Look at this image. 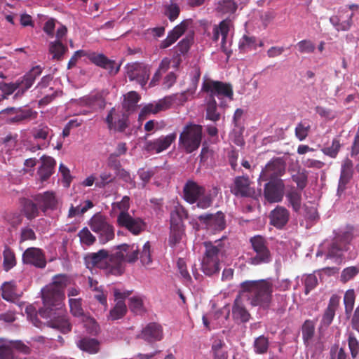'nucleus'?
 <instances>
[{
    "instance_id": "aec40b11",
    "label": "nucleus",
    "mask_w": 359,
    "mask_h": 359,
    "mask_svg": "<svg viewBox=\"0 0 359 359\" xmlns=\"http://www.w3.org/2000/svg\"><path fill=\"white\" fill-rule=\"evenodd\" d=\"M176 137V133H172L166 136H161L157 139L146 141L144 149L148 152L159 154L166 150L175 142Z\"/></svg>"
},
{
    "instance_id": "c9c22d12",
    "label": "nucleus",
    "mask_w": 359,
    "mask_h": 359,
    "mask_svg": "<svg viewBox=\"0 0 359 359\" xmlns=\"http://www.w3.org/2000/svg\"><path fill=\"white\" fill-rule=\"evenodd\" d=\"M187 218V210L181 205L175 206L170 212V226H184L183 219Z\"/></svg>"
},
{
    "instance_id": "4468645a",
    "label": "nucleus",
    "mask_w": 359,
    "mask_h": 359,
    "mask_svg": "<svg viewBox=\"0 0 359 359\" xmlns=\"http://www.w3.org/2000/svg\"><path fill=\"white\" fill-rule=\"evenodd\" d=\"M252 182L248 176H237L230 186L231 192L236 197L255 198L256 191L251 187Z\"/></svg>"
},
{
    "instance_id": "4be33fe9",
    "label": "nucleus",
    "mask_w": 359,
    "mask_h": 359,
    "mask_svg": "<svg viewBox=\"0 0 359 359\" xmlns=\"http://www.w3.org/2000/svg\"><path fill=\"white\" fill-rule=\"evenodd\" d=\"M105 122L109 130L122 133L128 127V114L123 113L121 117H119L115 107H112L105 118Z\"/></svg>"
},
{
    "instance_id": "c756f323",
    "label": "nucleus",
    "mask_w": 359,
    "mask_h": 359,
    "mask_svg": "<svg viewBox=\"0 0 359 359\" xmlns=\"http://www.w3.org/2000/svg\"><path fill=\"white\" fill-rule=\"evenodd\" d=\"M140 337L148 342L160 341L163 338L162 327L156 323H149L142 330Z\"/></svg>"
},
{
    "instance_id": "5fc2aeb1",
    "label": "nucleus",
    "mask_w": 359,
    "mask_h": 359,
    "mask_svg": "<svg viewBox=\"0 0 359 359\" xmlns=\"http://www.w3.org/2000/svg\"><path fill=\"white\" fill-rule=\"evenodd\" d=\"M311 126L307 121L299 122L295 128V136L299 141L304 140L310 131Z\"/></svg>"
},
{
    "instance_id": "423d86ee",
    "label": "nucleus",
    "mask_w": 359,
    "mask_h": 359,
    "mask_svg": "<svg viewBox=\"0 0 359 359\" xmlns=\"http://www.w3.org/2000/svg\"><path fill=\"white\" fill-rule=\"evenodd\" d=\"M183 198L189 204L196 203L201 209H207L212 204V198L210 194H206L205 188L191 180L184 185Z\"/></svg>"
},
{
    "instance_id": "b1692460",
    "label": "nucleus",
    "mask_w": 359,
    "mask_h": 359,
    "mask_svg": "<svg viewBox=\"0 0 359 359\" xmlns=\"http://www.w3.org/2000/svg\"><path fill=\"white\" fill-rule=\"evenodd\" d=\"M172 103L171 97H165L163 99L149 103L143 107L140 113V118H145L149 114H156L161 111L168 109Z\"/></svg>"
},
{
    "instance_id": "ddd939ff",
    "label": "nucleus",
    "mask_w": 359,
    "mask_h": 359,
    "mask_svg": "<svg viewBox=\"0 0 359 359\" xmlns=\"http://www.w3.org/2000/svg\"><path fill=\"white\" fill-rule=\"evenodd\" d=\"M116 224L135 236L140 235L147 228V224L142 218L133 217L129 213H119L117 215Z\"/></svg>"
},
{
    "instance_id": "a18cd8bd",
    "label": "nucleus",
    "mask_w": 359,
    "mask_h": 359,
    "mask_svg": "<svg viewBox=\"0 0 359 359\" xmlns=\"http://www.w3.org/2000/svg\"><path fill=\"white\" fill-rule=\"evenodd\" d=\"M184 236V226H170L168 244L173 248L179 244Z\"/></svg>"
},
{
    "instance_id": "dca6fc26",
    "label": "nucleus",
    "mask_w": 359,
    "mask_h": 359,
    "mask_svg": "<svg viewBox=\"0 0 359 359\" xmlns=\"http://www.w3.org/2000/svg\"><path fill=\"white\" fill-rule=\"evenodd\" d=\"M198 219L207 229L212 231H222L226 228L225 215L222 211L215 214L204 213L199 215Z\"/></svg>"
},
{
    "instance_id": "f704fd0d",
    "label": "nucleus",
    "mask_w": 359,
    "mask_h": 359,
    "mask_svg": "<svg viewBox=\"0 0 359 359\" xmlns=\"http://www.w3.org/2000/svg\"><path fill=\"white\" fill-rule=\"evenodd\" d=\"M81 102L83 105L93 110L103 109L106 106L105 99L100 93L84 97Z\"/></svg>"
},
{
    "instance_id": "4c0bfd02",
    "label": "nucleus",
    "mask_w": 359,
    "mask_h": 359,
    "mask_svg": "<svg viewBox=\"0 0 359 359\" xmlns=\"http://www.w3.org/2000/svg\"><path fill=\"white\" fill-rule=\"evenodd\" d=\"M127 311L128 309L125 302L122 300L117 302L109 311L107 319L111 321L121 319L126 316Z\"/></svg>"
},
{
    "instance_id": "f03ea898",
    "label": "nucleus",
    "mask_w": 359,
    "mask_h": 359,
    "mask_svg": "<svg viewBox=\"0 0 359 359\" xmlns=\"http://www.w3.org/2000/svg\"><path fill=\"white\" fill-rule=\"evenodd\" d=\"M273 283L269 280H245L240 283L238 292L252 306L268 309L272 301Z\"/></svg>"
},
{
    "instance_id": "7ed1b4c3",
    "label": "nucleus",
    "mask_w": 359,
    "mask_h": 359,
    "mask_svg": "<svg viewBox=\"0 0 359 359\" xmlns=\"http://www.w3.org/2000/svg\"><path fill=\"white\" fill-rule=\"evenodd\" d=\"M223 238L214 242L205 241L203 245L205 248L201 261V270L206 276H213L219 273L220 263L225 254V248Z\"/></svg>"
},
{
    "instance_id": "774afa93",
    "label": "nucleus",
    "mask_w": 359,
    "mask_h": 359,
    "mask_svg": "<svg viewBox=\"0 0 359 359\" xmlns=\"http://www.w3.org/2000/svg\"><path fill=\"white\" fill-rule=\"evenodd\" d=\"M18 83H20V89L15 95V97L22 95L26 90L32 86L34 81H32L29 76H27V74H25L22 78L21 81Z\"/></svg>"
},
{
    "instance_id": "a878e982",
    "label": "nucleus",
    "mask_w": 359,
    "mask_h": 359,
    "mask_svg": "<svg viewBox=\"0 0 359 359\" xmlns=\"http://www.w3.org/2000/svg\"><path fill=\"white\" fill-rule=\"evenodd\" d=\"M33 200L37 203L40 210L45 213L48 210H55L57 205V200L55 193L47 191L33 196Z\"/></svg>"
},
{
    "instance_id": "1a4fd4ad",
    "label": "nucleus",
    "mask_w": 359,
    "mask_h": 359,
    "mask_svg": "<svg viewBox=\"0 0 359 359\" xmlns=\"http://www.w3.org/2000/svg\"><path fill=\"white\" fill-rule=\"evenodd\" d=\"M91 230L97 234L100 244H106L115 237V229L107 218L97 213L94 215L88 223Z\"/></svg>"
},
{
    "instance_id": "8fccbe9b",
    "label": "nucleus",
    "mask_w": 359,
    "mask_h": 359,
    "mask_svg": "<svg viewBox=\"0 0 359 359\" xmlns=\"http://www.w3.org/2000/svg\"><path fill=\"white\" fill-rule=\"evenodd\" d=\"M52 133V130L46 125L41 124L32 129L31 133L34 139L46 140Z\"/></svg>"
},
{
    "instance_id": "c03bdc74",
    "label": "nucleus",
    "mask_w": 359,
    "mask_h": 359,
    "mask_svg": "<svg viewBox=\"0 0 359 359\" xmlns=\"http://www.w3.org/2000/svg\"><path fill=\"white\" fill-rule=\"evenodd\" d=\"M67 50V47L61 41L55 40L50 43L49 52L53 55V60H61Z\"/></svg>"
},
{
    "instance_id": "de8ad7c7",
    "label": "nucleus",
    "mask_w": 359,
    "mask_h": 359,
    "mask_svg": "<svg viewBox=\"0 0 359 359\" xmlns=\"http://www.w3.org/2000/svg\"><path fill=\"white\" fill-rule=\"evenodd\" d=\"M2 298L7 302H15L19 297L15 292V286L10 283H5L2 287Z\"/></svg>"
},
{
    "instance_id": "338daca9",
    "label": "nucleus",
    "mask_w": 359,
    "mask_h": 359,
    "mask_svg": "<svg viewBox=\"0 0 359 359\" xmlns=\"http://www.w3.org/2000/svg\"><path fill=\"white\" fill-rule=\"evenodd\" d=\"M140 259L144 265H147L151 262V245L149 241L144 243L142 250L140 253Z\"/></svg>"
},
{
    "instance_id": "e433bc0d",
    "label": "nucleus",
    "mask_w": 359,
    "mask_h": 359,
    "mask_svg": "<svg viewBox=\"0 0 359 359\" xmlns=\"http://www.w3.org/2000/svg\"><path fill=\"white\" fill-rule=\"evenodd\" d=\"M353 165L352 161L348 158L343 162L339 182V187H344L352 178L353 172Z\"/></svg>"
},
{
    "instance_id": "7c9ffc66",
    "label": "nucleus",
    "mask_w": 359,
    "mask_h": 359,
    "mask_svg": "<svg viewBox=\"0 0 359 359\" xmlns=\"http://www.w3.org/2000/svg\"><path fill=\"white\" fill-rule=\"evenodd\" d=\"M21 213L29 221L39 216V207L34 200L22 198L20 200Z\"/></svg>"
},
{
    "instance_id": "bb28decb",
    "label": "nucleus",
    "mask_w": 359,
    "mask_h": 359,
    "mask_svg": "<svg viewBox=\"0 0 359 359\" xmlns=\"http://www.w3.org/2000/svg\"><path fill=\"white\" fill-rule=\"evenodd\" d=\"M243 296L238 292L232 306V318L236 322L247 323L251 317L243 303Z\"/></svg>"
},
{
    "instance_id": "0eeeda50",
    "label": "nucleus",
    "mask_w": 359,
    "mask_h": 359,
    "mask_svg": "<svg viewBox=\"0 0 359 359\" xmlns=\"http://www.w3.org/2000/svg\"><path fill=\"white\" fill-rule=\"evenodd\" d=\"M118 250L111 254V273L114 275H121L123 273L124 262L134 263L138 259L139 250L135 245L121 244L116 246Z\"/></svg>"
},
{
    "instance_id": "37998d69",
    "label": "nucleus",
    "mask_w": 359,
    "mask_h": 359,
    "mask_svg": "<svg viewBox=\"0 0 359 359\" xmlns=\"http://www.w3.org/2000/svg\"><path fill=\"white\" fill-rule=\"evenodd\" d=\"M302 339L306 346H309L315 334V324L311 320H306L302 327Z\"/></svg>"
},
{
    "instance_id": "3c124183",
    "label": "nucleus",
    "mask_w": 359,
    "mask_h": 359,
    "mask_svg": "<svg viewBox=\"0 0 359 359\" xmlns=\"http://www.w3.org/2000/svg\"><path fill=\"white\" fill-rule=\"evenodd\" d=\"M3 266L6 271H8L16 264V260L14 252L8 247L4 250Z\"/></svg>"
},
{
    "instance_id": "72a5a7b5",
    "label": "nucleus",
    "mask_w": 359,
    "mask_h": 359,
    "mask_svg": "<svg viewBox=\"0 0 359 359\" xmlns=\"http://www.w3.org/2000/svg\"><path fill=\"white\" fill-rule=\"evenodd\" d=\"M192 42L193 37L187 36L182 39L175 47V53L172 59L176 63V67H177L182 61L181 56L189 51Z\"/></svg>"
},
{
    "instance_id": "f3484780",
    "label": "nucleus",
    "mask_w": 359,
    "mask_h": 359,
    "mask_svg": "<svg viewBox=\"0 0 359 359\" xmlns=\"http://www.w3.org/2000/svg\"><path fill=\"white\" fill-rule=\"evenodd\" d=\"M286 164L280 158H273L262 169L259 180L266 181L271 178H280L285 172Z\"/></svg>"
},
{
    "instance_id": "bf43d9fd",
    "label": "nucleus",
    "mask_w": 359,
    "mask_h": 359,
    "mask_svg": "<svg viewBox=\"0 0 359 359\" xmlns=\"http://www.w3.org/2000/svg\"><path fill=\"white\" fill-rule=\"evenodd\" d=\"M292 180L297 184V188L302 191L307 184L308 175L305 170L298 171L296 174L292 175Z\"/></svg>"
},
{
    "instance_id": "2f4dec72",
    "label": "nucleus",
    "mask_w": 359,
    "mask_h": 359,
    "mask_svg": "<svg viewBox=\"0 0 359 359\" xmlns=\"http://www.w3.org/2000/svg\"><path fill=\"white\" fill-rule=\"evenodd\" d=\"M186 29L187 24L184 22H182L180 25L175 26L169 32L166 39L161 42L159 48L165 49L172 46L184 33Z\"/></svg>"
},
{
    "instance_id": "864d4df0",
    "label": "nucleus",
    "mask_w": 359,
    "mask_h": 359,
    "mask_svg": "<svg viewBox=\"0 0 359 359\" xmlns=\"http://www.w3.org/2000/svg\"><path fill=\"white\" fill-rule=\"evenodd\" d=\"M269 340L266 337L261 335L255 339L254 341V350L257 354H264L269 349Z\"/></svg>"
},
{
    "instance_id": "13d9d810",
    "label": "nucleus",
    "mask_w": 359,
    "mask_h": 359,
    "mask_svg": "<svg viewBox=\"0 0 359 359\" xmlns=\"http://www.w3.org/2000/svg\"><path fill=\"white\" fill-rule=\"evenodd\" d=\"M80 241L82 244L87 246L92 245L96 241V238L93 236L87 227L83 228L78 233Z\"/></svg>"
},
{
    "instance_id": "c85d7f7f",
    "label": "nucleus",
    "mask_w": 359,
    "mask_h": 359,
    "mask_svg": "<svg viewBox=\"0 0 359 359\" xmlns=\"http://www.w3.org/2000/svg\"><path fill=\"white\" fill-rule=\"evenodd\" d=\"M339 303L340 297L336 294H332L322 316L320 320L321 327H327L330 325L335 316V312L339 306Z\"/></svg>"
},
{
    "instance_id": "cd10ccee",
    "label": "nucleus",
    "mask_w": 359,
    "mask_h": 359,
    "mask_svg": "<svg viewBox=\"0 0 359 359\" xmlns=\"http://www.w3.org/2000/svg\"><path fill=\"white\" fill-rule=\"evenodd\" d=\"M290 216V212L286 208L278 205L269 214L270 224L281 229L287 224Z\"/></svg>"
},
{
    "instance_id": "09e8293b",
    "label": "nucleus",
    "mask_w": 359,
    "mask_h": 359,
    "mask_svg": "<svg viewBox=\"0 0 359 359\" xmlns=\"http://www.w3.org/2000/svg\"><path fill=\"white\" fill-rule=\"evenodd\" d=\"M347 343L352 359H356L359 354V340L353 332L348 333Z\"/></svg>"
},
{
    "instance_id": "20e7f679",
    "label": "nucleus",
    "mask_w": 359,
    "mask_h": 359,
    "mask_svg": "<svg viewBox=\"0 0 359 359\" xmlns=\"http://www.w3.org/2000/svg\"><path fill=\"white\" fill-rule=\"evenodd\" d=\"M359 236V229L347 226L343 229L334 232V237L327 249L328 257H341L349 250L351 241Z\"/></svg>"
},
{
    "instance_id": "2eb2a0df",
    "label": "nucleus",
    "mask_w": 359,
    "mask_h": 359,
    "mask_svg": "<svg viewBox=\"0 0 359 359\" xmlns=\"http://www.w3.org/2000/svg\"><path fill=\"white\" fill-rule=\"evenodd\" d=\"M0 114L8 116L6 121L9 124H18L31 120L36 116V112L32 109H24L22 107H8L1 110Z\"/></svg>"
},
{
    "instance_id": "f8f14e48",
    "label": "nucleus",
    "mask_w": 359,
    "mask_h": 359,
    "mask_svg": "<svg viewBox=\"0 0 359 359\" xmlns=\"http://www.w3.org/2000/svg\"><path fill=\"white\" fill-rule=\"evenodd\" d=\"M285 185L284 181L278 177L268 180L264 184L263 196L268 203H275L282 201L285 195Z\"/></svg>"
},
{
    "instance_id": "79ce46f5",
    "label": "nucleus",
    "mask_w": 359,
    "mask_h": 359,
    "mask_svg": "<svg viewBox=\"0 0 359 359\" xmlns=\"http://www.w3.org/2000/svg\"><path fill=\"white\" fill-rule=\"evenodd\" d=\"M221 114L217 111V104L215 100L208 99L205 104V118L214 123L219 121Z\"/></svg>"
},
{
    "instance_id": "e2e57ef3",
    "label": "nucleus",
    "mask_w": 359,
    "mask_h": 359,
    "mask_svg": "<svg viewBox=\"0 0 359 359\" xmlns=\"http://www.w3.org/2000/svg\"><path fill=\"white\" fill-rule=\"evenodd\" d=\"M219 9L224 13H233L237 9V5L233 0H220Z\"/></svg>"
},
{
    "instance_id": "9d476101",
    "label": "nucleus",
    "mask_w": 359,
    "mask_h": 359,
    "mask_svg": "<svg viewBox=\"0 0 359 359\" xmlns=\"http://www.w3.org/2000/svg\"><path fill=\"white\" fill-rule=\"evenodd\" d=\"M255 255L250 258V263L253 265L268 264L272 260V255L268 247L266 239L260 235L252 236L250 239Z\"/></svg>"
},
{
    "instance_id": "69168bd1",
    "label": "nucleus",
    "mask_w": 359,
    "mask_h": 359,
    "mask_svg": "<svg viewBox=\"0 0 359 359\" xmlns=\"http://www.w3.org/2000/svg\"><path fill=\"white\" fill-rule=\"evenodd\" d=\"M129 308L132 312L135 313H140L143 311L144 304L143 301L140 297H133L129 299Z\"/></svg>"
},
{
    "instance_id": "f257e3e1",
    "label": "nucleus",
    "mask_w": 359,
    "mask_h": 359,
    "mask_svg": "<svg viewBox=\"0 0 359 359\" xmlns=\"http://www.w3.org/2000/svg\"><path fill=\"white\" fill-rule=\"evenodd\" d=\"M66 275H57L52 283L41 290L43 306L39 309V315L43 318H49L47 326L56 329L63 334L72 330V325L64 308V290L67 285Z\"/></svg>"
},
{
    "instance_id": "a211bd4d",
    "label": "nucleus",
    "mask_w": 359,
    "mask_h": 359,
    "mask_svg": "<svg viewBox=\"0 0 359 359\" xmlns=\"http://www.w3.org/2000/svg\"><path fill=\"white\" fill-rule=\"evenodd\" d=\"M126 75L130 81H135L144 87L149 78V71L146 66L139 62L128 64Z\"/></svg>"
},
{
    "instance_id": "9b49d317",
    "label": "nucleus",
    "mask_w": 359,
    "mask_h": 359,
    "mask_svg": "<svg viewBox=\"0 0 359 359\" xmlns=\"http://www.w3.org/2000/svg\"><path fill=\"white\" fill-rule=\"evenodd\" d=\"M202 90L208 94V99L211 100H215V97L219 100L226 97L232 100L233 97L232 86L222 81L206 80L203 83Z\"/></svg>"
},
{
    "instance_id": "6e6552de",
    "label": "nucleus",
    "mask_w": 359,
    "mask_h": 359,
    "mask_svg": "<svg viewBox=\"0 0 359 359\" xmlns=\"http://www.w3.org/2000/svg\"><path fill=\"white\" fill-rule=\"evenodd\" d=\"M202 137V126L189 123L183 128L180 135L179 146L187 154H191L199 148Z\"/></svg>"
},
{
    "instance_id": "58836bf2",
    "label": "nucleus",
    "mask_w": 359,
    "mask_h": 359,
    "mask_svg": "<svg viewBox=\"0 0 359 359\" xmlns=\"http://www.w3.org/2000/svg\"><path fill=\"white\" fill-rule=\"evenodd\" d=\"M77 346L81 350L93 354L98 352L100 344L95 339L84 337L78 341Z\"/></svg>"
},
{
    "instance_id": "5701e85b",
    "label": "nucleus",
    "mask_w": 359,
    "mask_h": 359,
    "mask_svg": "<svg viewBox=\"0 0 359 359\" xmlns=\"http://www.w3.org/2000/svg\"><path fill=\"white\" fill-rule=\"evenodd\" d=\"M24 264L43 269L46 266V259L43 250L37 248H28L22 254Z\"/></svg>"
},
{
    "instance_id": "49530a36",
    "label": "nucleus",
    "mask_w": 359,
    "mask_h": 359,
    "mask_svg": "<svg viewBox=\"0 0 359 359\" xmlns=\"http://www.w3.org/2000/svg\"><path fill=\"white\" fill-rule=\"evenodd\" d=\"M0 359H21L10 346L8 340L0 339Z\"/></svg>"
},
{
    "instance_id": "a19ab883",
    "label": "nucleus",
    "mask_w": 359,
    "mask_h": 359,
    "mask_svg": "<svg viewBox=\"0 0 359 359\" xmlns=\"http://www.w3.org/2000/svg\"><path fill=\"white\" fill-rule=\"evenodd\" d=\"M288 206L292 207L295 212H299L302 207V194L297 189H292L286 194Z\"/></svg>"
},
{
    "instance_id": "0e129e2a",
    "label": "nucleus",
    "mask_w": 359,
    "mask_h": 359,
    "mask_svg": "<svg viewBox=\"0 0 359 359\" xmlns=\"http://www.w3.org/2000/svg\"><path fill=\"white\" fill-rule=\"evenodd\" d=\"M296 46L301 53H311L316 48L314 43L306 39L299 41Z\"/></svg>"
},
{
    "instance_id": "6e6d98bb",
    "label": "nucleus",
    "mask_w": 359,
    "mask_h": 359,
    "mask_svg": "<svg viewBox=\"0 0 359 359\" xmlns=\"http://www.w3.org/2000/svg\"><path fill=\"white\" fill-rule=\"evenodd\" d=\"M355 295L353 290H348L346 292L344 297V304L346 315H350L351 313L355 304Z\"/></svg>"
},
{
    "instance_id": "680f3d73",
    "label": "nucleus",
    "mask_w": 359,
    "mask_h": 359,
    "mask_svg": "<svg viewBox=\"0 0 359 359\" xmlns=\"http://www.w3.org/2000/svg\"><path fill=\"white\" fill-rule=\"evenodd\" d=\"M8 343L13 351L25 355L31 353V348L20 340H8Z\"/></svg>"
},
{
    "instance_id": "473e14b6",
    "label": "nucleus",
    "mask_w": 359,
    "mask_h": 359,
    "mask_svg": "<svg viewBox=\"0 0 359 359\" xmlns=\"http://www.w3.org/2000/svg\"><path fill=\"white\" fill-rule=\"evenodd\" d=\"M41 160L42 164L39 168L37 174L40 181L45 182L53 175L56 163L55 161L50 156H43Z\"/></svg>"
},
{
    "instance_id": "603ef678",
    "label": "nucleus",
    "mask_w": 359,
    "mask_h": 359,
    "mask_svg": "<svg viewBox=\"0 0 359 359\" xmlns=\"http://www.w3.org/2000/svg\"><path fill=\"white\" fill-rule=\"evenodd\" d=\"M353 16V13H352L348 15L347 20L342 22H339L340 19L337 17H332L330 18V22L336 27L337 31H346L351 27Z\"/></svg>"
},
{
    "instance_id": "6ab92c4d",
    "label": "nucleus",
    "mask_w": 359,
    "mask_h": 359,
    "mask_svg": "<svg viewBox=\"0 0 359 359\" xmlns=\"http://www.w3.org/2000/svg\"><path fill=\"white\" fill-rule=\"evenodd\" d=\"M229 29L230 21L224 20L218 25H215L212 30V41L217 42L221 36V49L226 54L229 53V48L231 43V40L228 39Z\"/></svg>"
},
{
    "instance_id": "4d7b16f0",
    "label": "nucleus",
    "mask_w": 359,
    "mask_h": 359,
    "mask_svg": "<svg viewBox=\"0 0 359 359\" xmlns=\"http://www.w3.org/2000/svg\"><path fill=\"white\" fill-rule=\"evenodd\" d=\"M340 149L341 144L338 138H334L332 142V145L322 149L321 151L325 155L334 158L337 157Z\"/></svg>"
},
{
    "instance_id": "ea45409f",
    "label": "nucleus",
    "mask_w": 359,
    "mask_h": 359,
    "mask_svg": "<svg viewBox=\"0 0 359 359\" xmlns=\"http://www.w3.org/2000/svg\"><path fill=\"white\" fill-rule=\"evenodd\" d=\"M140 100V96L137 92L130 91L124 95V100L122 104L123 108L127 112L134 111Z\"/></svg>"
},
{
    "instance_id": "052dcab7",
    "label": "nucleus",
    "mask_w": 359,
    "mask_h": 359,
    "mask_svg": "<svg viewBox=\"0 0 359 359\" xmlns=\"http://www.w3.org/2000/svg\"><path fill=\"white\" fill-rule=\"evenodd\" d=\"M359 273V268L358 266H349L345 268L341 273L340 280L345 283L353 278Z\"/></svg>"
},
{
    "instance_id": "39448f33",
    "label": "nucleus",
    "mask_w": 359,
    "mask_h": 359,
    "mask_svg": "<svg viewBox=\"0 0 359 359\" xmlns=\"http://www.w3.org/2000/svg\"><path fill=\"white\" fill-rule=\"evenodd\" d=\"M86 57L93 64L106 69L111 75H116L120 69V65H116L114 60L109 59L103 53L84 50H76L72 56L67 64V69H70L76 66L79 58Z\"/></svg>"
},
{
    "instance_id": "393cba45",
    "label": "nucleus",
    "mask_w": 359,
    "mask_h": 359,
    "mask_svg": "<svg viewBox=\"0 0 359 359\" xmlns=\"http://www.w3.org/2000/svg\"><path fill=\"white\" fill-rule=\"evenodd\" d=\"M110 256L108 251L104 249H101L97 252L88 253L85 257V262L88 267H99L104 268L107 262H110ZM107 267L111 271V262H109Z\"/></svg>"
},
{
    "instance_id": "412c9836",
    "label": "nucleus",
    "mask_w": 359,
    "mask_h": 359,
    "mask_svg": "<svg viewBox=\"0 0 359 359\" xmlns=\"http://www.w3.org/2000/svg\"><path fill=\"white\" fill-rule=\"evenodd\" d=\"M69 302L72 314L76 317H82L86 323L85 326H89L90 332L91 333L97 332L99 330V325L94 318L84 314L81 306V299H70Z\"/></svg>"
}]
</instances>
